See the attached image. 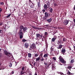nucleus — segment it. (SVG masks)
Wrapping results in <instances>:
<instances>
[{"instance_id": "obj_1", "label": "nucleus", "mask_w": 75, "mask_h": 75, "mask_svg": "<svg viewBox=\"0 0 75 75\" xmlns=\"http://www.w3.org/2000/svg\"><path fill=\"white\" fill-rule=\"evenodd\" d=\"M20 28V30H19L18 34L20 36V38L21 39L23 38V34H24L23 31H25V30H27V29L26 27H24V26L23 25L21 26Z\"/></svg>"}, {"instance_id": "obj_2", "label": "nucleus", "mask_w": 75, "mask_h": 75, "mask_svg": "<svg viewBox=\"0 0 75 75\" xmlns=\"http://www.w3.org/2000/svg\"><path fill=\"white\" fill-rule=\"evenodd\" d=\"M59 59L60 62L62 63V64H66V61L64 60V59L62 57L60 56L59 58Z\"/></svg>"}, {"instance_id": "obj_3", "label": "nucleus", "mask_w": 75, "mask_h": 75, "mask_svg": "<svg viewBox=\"0 0 75 75\" xmlns=\"http://www.w3.org/2000/svg\"><path fill=\"white\" fill-rule=\"evenodd\" d=\"M35 49H36V46H35V44L33 43L30 46V50H34Z\"/></svg>"}, {"instance_id": "obj_4", "label": "nucleus", "mask_w": 75, "mask_h": 75, "mask_svg": "<svg viewBox=\"0 0 75 75\" xmlns=\"http://www.w3.org/2000/svg\"><path fill=\"white\" fill-rule=\"evenodd\" d=\"M4 54L5 55H6V56L9 57H11V55H12V54H11L10 52H8L7 50L4 51Z\"/></svg>"}, {"instance_id": "obj_5", "label": "nucleus", "mask_w": 75, "mask_h": 75, "mask_svg": "<svg viewBox=\"0 0 75 75\" xmlns=\"http://www.w3.org/2000/svg\"><path fill=\"white\" fill-rule=\"evenodd\" d=\"M50 4L49 2L47 3L46 4H45L44 6V9L45 10H47L48 8H49V7H50Z\"/></svg>"}, {"instance_id": "obj_6", "label": "nucleus", "mask_w": 75, "mask_h": 75, "mask_svg": "<svg viewBox=\"0 0 75 75\" xmlns=\"http://www.w3.org/2000/svg\"><path fill=\"white\" fill-rule=\"evenodd\" d=\"M36 40L38 39V38H42V35L41 34H40L38 33L36 34Z\"/></svg>"}, {"instance_id": "obj_7", "label": "nucleus", "mask_w": 75, "mask_h": 75, "mask_svg": "<svg viewBox=\"0 0 75 75\" xmlns=\"http://www.w3.org/2000/svg\"><path fill=\"white\" fill-rule=\"evenodd\" d=\"M29 46V44L27 42H25L24 45L25 48H28V47Z\"/></svg>"}, {"instance_id": "obj_8", "label": "nucleus", "mask_w": 75, "mask_h": 75, "mask_svg": "<svg viewBox=\"0 0 75 75\" xmlns=\"http://www.w3.org/2000/svg\"><path fill=\"white\" fill-rule=\"evenodd\" d=\"M31 5L30 6V7L31 8H34L35 5L33 2H31L30 4Z\"/></svg>"}, {"instance_id": "obj_9", "label": "nucleus", "mask_w": 75, "mask_h": 75, "mask_svg": "<svg viewBox=\"0 0 75 75\" xmlns=\"http://www.w3.org/2000/svg\"><path fill=\"white\" fill-rule=\"evenodd\" d=\"M52 62H50L49 64H48V67H50V68H52Z\"/></svg>"}, {"instance_id": "obj_10", "label": "nucleus", "mask_w": 75, "mask_h": 75, "mask_svg": "<svg viewBox=\"0 0 75 75\" xmlns=\"http://www.w3.org/2000/svg\"><path fill=\"white\" fill-rule=\"evenodd\" d=\"M69 23V21L66 20L64 21V23L65 25H67Z\"/></svg>"}, {"instance_id": "obj_11", "label": "nucleus", "mask_w": 75, "mask_h": 75, "mask_svg": "<svg viewBox=\"0 0 75 75\" xmlns=\"http://www.w3.org/2000/svg\"><path fill=\"white\" fill-rule=\"evenodd\" d=\"M66 52V50L65 49H62V53L63 55H64V54Z\"/></svg>"}, {"instance_id": "obj_12", "label": "nucleus", "mask_w": 75, "mask_h": 75, "mask_svg": "<svg viewBox=\"0 0 75 75\" xmlns=\"http://www.w3.org/2000/svg\"><path fill=\"white\" fill-rule=\"evenodd\" d=\"M32 28H34V29H35V30H40V29H41V28H37V27H35V26H33L32 27Z\"/></svg>"}, {"instance_id": "obj_13", "label": "nucleus", "mask_w": 75, "mask_h": 75, "mask_svg": "<svg viewBox=\"0 0 75 75\" xmlns=\"http://www.w3.org/2000/svg\"><path fill=\"white\" fill-rule=\"evenodd\" d=\"M62 42V41H61V40H59L57 42V43L58 44H61Z\"/></svg>"}, {"instance_id": "obj_14", "label": "nucleus", "mask_w": 75, "mask_h": 75, "mask_svg": "<svg viewBox=\"0 0 75 75\" xmlns=\"http://www.w3.org/2000/svg\"><path fill=\"white\" fill-rule=\"evenodd\" d=\"M45 17H49V16H50V15H49V14L47 12H45Z\"/></svg>"}, {"instance_id": "obj_15", "label": "nucleus", "mask_w": 75, "mask_h": 75, "mask_svg": "<svg viewBox=\"0 0 75 75\" xmlns=\"http://www.w3.org/2000/svg\"><path fill=\"white\" fill-rule=\"evenodd\" d=\"M25 73V72L24 71L21 70L20 72V75H23Z\"/></svg>"}, {"instance_id": "obj_16", "label": "nucleus", "mask_w": 75, "mask_h": 75, "mask_svg": "<svg viewBox=\"0 0 75 75\" xmlns=\"http://www.w3.org/2000/svg\"><path fill=\"white\" fill-rule=\"evenodd\" d=\"M56 39H57L56 38H53L52 39L51 42H54L55 41V40Z\"/></svg>"}, {"instance_id": "obj_17", "label": "nucleus", "mask_w": 75, "mask_h": 75, "mask_svg": "<svg viewBox=\"0 0 75 75\" xmlns=\"http://www.w3.org/2000/svg\"><path fill=\"white\" fill-rule=\"evenodd\" d=\"M7 27V25H4L3 26V29H4V30H5V31H6V27Z\"/></svg>"}, {"instance_id": "obj_18", "label": "nucleus", "mask_w": 75, "mask_h": 75, "mask_svg": "<svg viewBox=\"0 0 75 75\" xmlns=\"http://www.w3.org/2000/svg\"><path fill=\"white\" fill-rule=\"evenodd\" d=\"M52 70L55 68V66L54 65V64L53 63L52 64Z\"/></svg>"}, {"instance_id": "obj_19", "label": "nucleus", "mask_w": 75, "mask_h": 75, "mask_svg": "<svg viewBox=\"0 0 75 75\" xmlns=\"http://www.w3.org/2000/svg\"><path fill=\"white\" fill-rule=\"evenodd\" d=\"M48 54H45L44 55L43 57H44V58H48Z\"/></svg>"}, {"instance_id": "obj_20", "label": "nucleus", "mask_w": 75, "mask_h": 75, "mask_svg": "<svg viewBox=\"0 0 75 75\" xmlns=\"http://www.w3.org/2000/svg\"><path fill=\"white\" fill-rule=\"evenodd\" d=\"M62 47V45L59 44V47L58 48V49H61Z\"/></svg>"}, {"instance_id": "obj_21", "label": "nucleus", "mask_w": 75, "mask_h": 75, "mask_svg": "<svg viewBox=\"0 0 75 75\" xmlns=\"http://www.w3.org/2000/svg\"><path fill=\"white\" fill-rule=\"evenodd\" d=\"M47 21H48V23H50L52 21V19H47Z\"/></svg>"}, {"instance_id": "obj_22", "label": "nucleus", "mask_w": 75, "mask_h": 75, "mask_svg": "<svg viewBox=\"0 0 75 75\" xmlns=\"http://www.w3.org/2000/svg\"><path fill=\"white\" fill-rule=\"evenodd\" d=\"M50 50H51V51H55V49H53V47H51L50 48Z\"/></svg>"}, {"instance_id": "obj_23", "label": "nucleus", "mask_w": 75, "mask_h": 75, "mask_svg": "<svg viewBox=\"0 0 75 75\" xmlns=\"http://www.w3.org/2000/svg\"><path fill=\"white\" fill-rule=\"evenodd\" d=\"M28 57H29V58H31V54L30 53H28Z\"/></svg>"}, {"instance_id": "obj_24", "label": "nucleus", "mask_w": 75, "mask_h": 75, "mask_svg": "<svg viewBox=\"0 0 75 75\" xmlns=\"http://www.w3.org/2000/svg\"><path fill=\"white\" fill-rule=\"evenodd\" d=\"M40 59V57H39L36 59V61H39Z\"/></svg>"}, {"instance_id": "obj_25", "label": "nucleus", "mask_w": 75, "mask_h": 75, "mask_svg": "<svg viewBox=\"0 0 75 75\" xmlns=\"http://www.w3.org/2000/svg\"><path fill=\"white\" fill-rule=\"evenodd\" d=\"M38 7H40V1H39L38 3Z\"/></svg>"}, {"instance_id": "obj_26", "label": "nucleus", "mask_w": 75, "mask_h": 75, "mask_svg": "<svg viewBox=\"0 0 75 75\" xmlns=\"http://www.w3.org/2000/svg\"><path fill=\"white\" fill-rule=\"evenodd\" d=\"M38 55H39L38 54H35L34 57H37Z\"/></svg>"}, {"instance_id": "obj_27", "label": "nucleus", "mask_w": 75, "mask_h": 75, "mask_svg": "<svg viewBox=\"0 0 75 75\" xmlns=\"http://www.w3.org/2000/svg\"><path fill=\"white\" fill-rule=\"evenodd\" d=\"M68 69H71L72 68V66H69L67 67Z\"/></svg>"}, {"instance_id": "obj_28", "label": "nucleus", "mask_w": 75, "mask_h": 75, "mask_svg": "<svg viewBox=\"0 0 75 75\" xmlns=\"http://www.w3.org/2000/svg\"><path fill=\"white\" fill-rule=\"evenodd\" d=\"M45 69H48V68H50V67H48V65L47 66H45Z\"/></svg>"}, {"instance_id": "obj_29", "label": "nucleus", "mask_w": 75, "mask_h": 75, "mask_svg": "<svg viewBox=\"0 0 75 75\" xmlns=\"http://www.w3.org/2000/svg\"><path fill=\"white\" fill-rule=\"evenodd\" d=\"M42 55H43V54L41 53L39 57L40 58H42Z\"/></svg>"}, {"instance_id": "obj_30", "label": "nucleus", "mask_w": 75, "mask_h": 75, "mask_svg": "<svg viewBox=\"0 0 75 75\" xmlns=\"http://www.w3.org/2000/svg\"><path fill=\"white\" fill-rule=\"evenodd\" d=\"M70 62H71V63L72 64V63L74 62V59H73L72 60H71Z\"/></svg>"}, {"instance_id": "obj_31", "label": "nucleus", "mask_w": 75, "mask_h": 75, "mask_svg": "<svg viewBox=\"0 0 75 75\" xmlns=\"http://www.w3.org/2000/svg\"><path fill=\"white\" fill-rule=\"evenodd\" d=\"M27 41V40L25 39H23L22 40V42H26V41Z\"/></svg>"}, {"instance_id": "obj_32", "label": "nucleus", "mask_w": 75, "mask_h": 75, "mask_svg": "<svg viewBox=\"0 0 75 75\" xmlns=\"http://www.w3.org/2000/svg\"><path fill=\"white\" fill-rule=\"evenodd\" d=\"M63 41H67V39H65V38H63Z\"/></svg>"}, {"instance_id": "obj_33", "label": "nucleus", "mask_w": 75, "mask_h": 75, "mask_svg": "<svg viewBox=\"0 0 75 75\" xmlns=\"http://www.w3.org/2000/svg\"><path fill=\"white\" fill-rule=\"evenodd\" d=\"M67 74H68L69 75H72V74L69 71H68V72H67Z\"/></svg>"}, {"instance_id": "obj_34", "label": "nucleus", "mask_w": 75, "mask_h": 75, "mask_svg": "<svg viewBox=\"0 0 75 75\" xmlns=\"http://www.w3.org/2000/svg\"><path fill=\"white\" fill-rule=\"evenodd\" d=\"M24 67H23L21 68V71H24Z\"/></svg>"}, {"instance_id": "obj_35", "label": "nucleus", "mask_w": 75, "mask_h": 75, "mask_svg": "<svg viewBox=\"0 0 75 75\" xmlns=\"http://www.w3.org/2000/svg\"><path fill=\"white\" fill-rule=\"evenodd\" d=\"M0 5H3V4H4V3L3 2H0Z\"/></svg>"}, {"instance_id": "obj_36", "label": "nucleus", "mask_w": 75, "mask_h": 75, "mask_svg": "<svg viewBox=\"0 0 75 75\" xmlns=\"http://www.w3.org/2000/svg\"><path fill=\"white\" fill-rule=\"evenodd\" d=\"M52 8H50V13H52Z\"/></svg>"}, {"instance_id": "obj_37", "label": "nucleus", "mask_w": 75, "mask_h": 75, "mask_svg": "<svg viewBox=\"0 0 75 75\" xmlns=\"http://www.w3.org/2000/svg\"><path fill=\"white\" fill-rule=\"evenodd\" d=\"M10 16H11V14H10L8 15H7V18H8V17H10Z\"/></svg>"}, {"instance_id": "obj_38", "label": "nucleus", "mask_w": 75, "mask_h": 75, "mask_svg": "<svg viewBox=\"0 0 75 75\" xmlns=\"http://www.w3.org/2000/svg\"><path fill=\"white\" fill-rule=\"evenodd\" d=\"M47 34H48V33L47 32H45V35H44L45 36L47 35Z\"/></svg>"}, {"instance_id": "obj_39", "label": "nucleus", "mask_w": 75, "mask_h": 75, "mask_svg": "<svg viewBox=\"0 0 75 75\" xmlns=\"http://www.w3.org/2000/svg\"><path fill=\"white\" fill-rule=\"evenodd\" d=\"M40 61H44V58H43V57H42V59H40Z\"/></svg>"}, {"instance_id": "obj_40", "label": "nucleus", "mask_w": 75, "mask_h": 75, "mask_svg": "<svg viewBox=\"0 0 75 75\" xmlns=\"http://www.w3.org/2000/svg\"><path fill=\"white\" fill-rule=\"evenodd\" d=\"M59 73L60 74V75H64V73H62V72H60Z\"/></svg>"}, {"instance_id": "obj_41", "label": "nucleus", "mask_w": 75, "mask_h": 75, "mask_svg": "<svg viewBox=\"0 0 75 75\" xmlns=\"http://www.w3.org/2000/svg\"><path fill=\"white\" fill-rule=\"evenodd\" d=\"M12 66V64L11 63H10L9 64V67H11Z\"/></svg>"}, {"instance_id": "obj_42", "label": "nucleus", "mask_w": 75, "mask_h": 75, "mask_svg": "<svg viewBox=\"0 0 75 75\" xmlns=\"http://www.w3.org/2000/svg\"><path fill=\"white\" fill-rule=\"evenodd\" d=\"M52 59H53L54 61H56V58H55V57H53Z\"/></svg>"}, {"instance_id": "obj_43", "label": "nucleus", "mask_w": 75, "mask_h": 75, "mask_svg": "<svg viewBox=\"0 0 75 75\" xmlns=\"http://www.w3.org/2000/svg\"><path fill=\"white\" fill-rule=\"evenodd\" d=\"M3 24V22H0V25H2Z\"/></svg>"}, {"instance_id": "obj_44", "label": "nucleus", "mask_w": 75, "mask_h": 75, "mask_svg": "<svg viewBox=\"0 0 75 75\" xmlns=\"http://www.w3.org/2000/svg\"><path fill=\"white\" fill-rule=\"evenodd\" d=\"M56 52H57V54H58V53H59V50H57Z\"/></svg>"}, {"instance_id": "obj_45", "label": "nucleus", "mask_w": 75, "mask_h": 75, "mask_svg": "<svg viewBox=\"0 0 75 75\" xmlns=\"http://www.w3.org/2000/svg\"><path fill=\"white\" fill-rule=\"evenodd\" d=\"M3 30H0V33H1L3 32Z\"/></svg>"}, {"instance_id": "obj_46", "label": "nucleus", "mask_w": 75, "mask_h": 75, "mask_svg": "<svg viewBox=\"0 0 75 75\" xmlns=\"http://www.w3.org/2000/svg\"><path fill=\"white\" fill-rule=\"evenodd\" d=\"M2 8H0V13H1V11H2Z\"/></svg>"}, {"instance_id": "obj_47", "label": "nucleus", "mask_w": 75, "mask_h": 75, "mask_svg": "<svg viewBox=\"0 0 75 75\" xmlns=\"http://www.w3.org/2000/svg\"><path fill=\"white\" fill-rule=\"evenodd\" d=\"M42 12H43V13H44V12H45V10L44 9H43L42 10Z\"/></svg>"}, {"instance_id": "obj_48", "label": "nucleus", "mask_w": 75, "mask_h": 75, "mask_svg": "<svg viewBox=\"0 0 75 75\" xmlns=\"http://www.w3.org/2000/svg\"><path fill=\"white\" fill-rule=\"evenodd\" d=\"M2 56V54L0 53V57H1Z\"/></svg>"}, {"instance_id": "obj_49", "label": "nucleus", "mask_w": 75, "mask_h": 75, "mask_svg": "<svg viewBox=\"0 0 75 75\" xmlns=\"http://www.w3.org/2000/svg\"><path fill=\"white\" fill-rule=\"evenodd\" d=\"M44 65H47V63H44Z\"/></svg>"}, {"instance_id": "obj_50", "label": "nucleus", "mask_w": 75, "mask_h": 75, "mask_svg": "<svg viewBox=\"0 0 75 75\" xmlns=\"http://www.w3.org/2000/svg\"><path fill=\"white\" fill-rule=\"evenodd\" d=\"M49 25H45L44 26H45L46 27H48Z\"/></svg>"}, {"instance_id": "obj_51", "label": "nucleus", "mask_w": 75, "mask_h": 75, "mask_svg": "<svg viewBox=\"0 0 75 75\" xmlns=\"http://www.w3.org/2000/svg\"><path fill=\"white\" fill-rule=\"evenodd\" d=\"M32 75V74H31V73H29L28 75Z\"/></svg>"}, {"instance_id": "obj_52", "label": "nucleus", "mask_w": 75, "mask_h": 75, "mask_svg": "<svg viewBox=\"0 0 75 75\" xmlns=\"http://www.w3.org/2000/svg\"><path fill=\"white\" fill-rule=\"evenodd\" d=\"M11 73L12 74H14V72H13Z\"/></svg>"}, {"instance_id": "obj_53", "label": "nucleus", "mask_w": 75, "mask_h": 75, "mask_svg": "<svg viewBox=\"0 0 75 75\" xmlns=\"http://www.w3.org/2000/svg\"><path fill=\"white\" fill-rule=\"evenodd\" d=\"M35 63H36V62H35L34 63V66H35Z\"/></svg>"}, {"instance_id": "obj_54", "label": "nucleus", "mask_w": 75, "mask_h": 75, "mask_svg": "<svg viewBox=\"0 0 75 75\" xmlns=\"http://www.w3.org/2000/svg\"><path fill=\"white\" fill-rule=\"evenodd\" d=\"M42 41H44V39H43V38H42Z\"/></svg>"}, {"instance_id": "obj_55", "label": "nucleus", "mask_w": 75, "mask_h": 75, "mask_svg": "<svg viewBox=\"0 0 75 75\" xmlns=\"http://www.w3.org/2000/svg\"><path fill=\"white\" fill-rule=\"evenodd\" d=\"M4 21H6L5 22H7V20H5V19H4Z\"/></svg>"}, {"instance_id": "obj_56", "label": "nucleus", "mask_w": 75, "mask_h": 75, "mask_svg": "<svg viewBox=\"0 0 75 75\" xmlns=\"http://www.w3.org/2000/svg\"><path fill=\"white\" fill-rule=\"evenodd\" d=\"M42 37H43V38H45V37H44V36H43V35H42Z\"/></svg>"}, {"instance_id": "obj_57", "label": "nucleus", "mask_w": 75, "mask_h": 75, "mask_svg": "<svg viewBox=\"0 0 75 75\" xmlns=\"http://www.w3.org/2000/svg\"><path fill=\"white\" fill-rule=\"evenodd\" d=\"M54 6H56V4H54Z\"/></svg>"}, {"instance_id": "obj_58", "label": "nucleus", "mask_w": 75, "mask_h": 75, "mask_svg": "<svg viewBox=\"0 0 75 75\" xmlns=\"http://www.w3.org/2000/svg\"><path fill=\"white\" fill-rule=\"evenodd\" d=\"M1 50H2L0 48V52H1Z\"/></svg>"}, {"instance_id": "obj_59", "label": "nucleus", "mask_w": 75, "mask_h": 75, "mask_svg": "<svg viewBox=\"0 0 75 75\" xmlns=\"http://www.w3.org/2000/svg\"><path fill=\"white\" fill-rule=\"evenodd\" d=\"M60 29H62V28L60 27Z\"/></svg>"}, {"instance_id": "obj_60", "label": "nucleus", "mask_w": 75, "mask_h": 75, "mask_svg": "<svg viewBox=\"0 0 75 75\" xmlns=\"http://www.w3.org/2000/svg\"><path fill=\"white\" fill-rule=\"evenodd\" d=\"M53 49H55V47H53Z\"/></svg>"}, {"instance_id": "obj_61", "label": "nucleus", "mask_w": 75, "mask_h": 75, "mask_svg": "<svg viewBox=\"0 0 75 75\" xmlns=\"http://www.w3.org/2000/svg\"><path fill=\"white\" fill-rule=\"evenodd\" d=\"M73 25H74H74H75V24H73Z\"/></svg>"}, {"instance_id": "obj_62", "label": "nucleus", "mask_w": 75, "mask_h": 75, "mask_svg": "<svg viewBox=\"0 0 75 75\" xmlns=\"http://www.w3.org/2000/svg\"><path fill=\"white\" fill-rule=\"evenodd\" d=\"M36 44H38L37 43V42H36Z\"/></svg>"}, {"instance_id": "obj_63", "label": "nucleus", "mask_w": 75, "mask_h": 75, "mask_svg": "<svg viewBox=\"0 0 75 75\" xmlns=\"http://www.w3.org/2000/svg\"><path fill=\"white\" fill-rule=\"evenodd\" d=\"M58 28H59V29H60V28H59V27Z\"/></svg>"}, {"instance_id": "obj_64", "label": "nucleus", "mask_w": 75, "mask_h": 75, "mask_svg": "<svg viewBox=\"0 0 75 75\" xmlns=\"http://www.w3.org/2000/svg\"><path fill=\"white\" fill-rule=\"evenodd\" d=\"M61 65H62V64H60Z\"/></svg>"}]
</instances>
